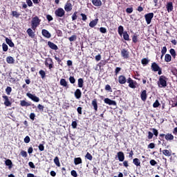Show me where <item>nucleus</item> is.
Masks as SVG:
<instances>
[{
	"label": "nucleus",
	"mask_w": 177,
	"mask_h": 177,
	"mask_svg": "<svg viewBox=\"0 0 177 177\" xmlns=\"http://www.w3.org/2000/svg\"><path fill=\"white\" fill-rule=\"evenodd\" d=\"M39 24H41V19H39L38 16H35L32 17V20H31L32 30H34V31H35V30H37V27H38Z\"/></svg>",
	"instance_id": "f257e3e1"
},
{
	"label": "nucleus",
	"mask_w": 177,
	"mask_h": 177,
	"mask_svg": "<svg viewBox=\"0 0 177 177\" xmlns=\"http://www.w3.org/2000/svg\"><path fill=\"white\" fill-rule=\"evenodd\" d=\"M167 81H168L167 77L165 75L160 76L159 80L158 81L159 88H165L167 86Z\"/></svg>",
	"instance_id": "f03ea898"
},
{
	"label": "nucleus",
	"mask_w": 177,
	"mask_h": 177,
	"mask_svg": "<svg viewBox=\"0 0 177 177\" xmlns=\"http://www.w3.org/2000/svg\"><path fill=\"white\" fill-rule=\"evenodd\" d=\"M2 98L4 102V106H6V107H12V101H10L8 95L3 94Z\"/></svg>",
	"instance_id": "7ed1b4c3"
},
{
	"label": "nucleus",
	"mask_w": 177,
	"mask_h": 177,
	"mask_svg": "<svg viewBox=\"0 0 177 177\" xmlns=\"http://www.w3.org/2000/svg\"><path fill=\"white\" fill-rule=\"evenodd\" d=\"M160 138H162V139L165 137V138L166 139V140L167 141H172L174 140V135H172V133H167V134H165V133H160L159 135Z\"/></svg>",
	"instance_id": "20e7f679"
},
{
	"label": "nucleus",
	"mask_w": 177,
	"mask_h": 177,
	"mask_svg": "<svg viewBox=\"0 0 177 177\" xmlns=\"http://www.w3.org/2000/svg\"><path fill=\"white\" fill-rule=\"evenodd\" d=\"M55 15L56 17H63L66 15V11L63 8H59L55 11Z\"/></svg>",
	"instance_id": "39448f33"
},
{
	"label": "nucleus",
	"mask_w": 177,
	"mask_h": 177,
	"mask_svg": "<svg viewBox=\"0 0 177 177\" xmlns=\"http://www.w3.org/2000/svg\"><path fill=\"white\" fill-rule=\"evenodd\" d=\"M53 59H52V58L48 57L46 59L45 66H46V67H48L49 70H52V68H53Z\"/></svg>",
	"instance_id": "423d86ee"
},
{
	"label": "nucleus",
	"mask_w": 177,
	"mask_h": 177,
	"mask_svg": "<svg viewBox=\"0 0 177 177\" xmlns=\"http://www.w3.org/2000/svg\"><path fill=\"white\" fill-rule=\"evenodd\" d=\"M145 20L147 24H150L151 23V20L153 19V17H154V13L149 12L148 14H146L145 15Z\"/></svg>",
	"instance_id": "0eeeda50"
},
{
	"label": "nucleus",
	"mask_w": 177,
	"mask_h": 177,
	"mask_svg": "<svg viewBox=\"0 0 177 177\" xmlns=\"http://www.w3.org/2000/svg\"><path fill=\"white\" fill-rule=\"evenodd\" d=\"M26 96L36 103L39 102V97H37L35 95H32L31 93H27Z\"/></svg>",
	"instance_id": "6e6552de"
},
{
	"label": "nucleus",
	"mask_w": 177,
	"mask_h": 177,
	"mask_svg": "<svg viewBox=\"0 0 177 177\" xmlns=\"http://www.w3.org/2000/svg\"><path fill=\"white\" fill-rule=\"evenodd\" d=\"M127 84H129V88H131L132 89H135V88H136V81H134L131 77L127 79Z\"/></svg>",
	"instance_id": "1a4fd4ad"
},
{
	"label": "nucleus",
	"mask_w": 177,
	"mask_h": 177,
	"mask_svg": "<svg viewBox=\"0 0 177 177\" xmlns=\"http://www.w3.org/2000/svg\"><path fill=\"white\" fill-rule=\"evenodd\" d=\"M121 56L123 59H128L129 57V51L125 48L121 50Z\"/></svg>",
	"instance_id": "9d476101"
},
{
	"label": "nucleus",
	"mask_w": 177,
	"mask_h": 177,
	"mask_svg": "<svg viewBox=\"0 0 177 177\" xmlns=\"http://www.w3.org/2000/svg\"><path fill=\"white\" fill-rule=\"evenodd\" d=\"M64 10L66 12H71L73 10V4H71V2H70V0H68L65 6H64Z\"/></svg>",
	"instance_id": "9b49d317"
},
{
	"label": "nucleus",
	"mask_w": 177,
	"mask_h": 177,
	"mask_svg": "<svg viewBox=\"0 0 177 177\" xmlns=\"http://www.w3.org/2000/svg\"><path fill=\"white\" fill-rule=\"evenodd\" d=\"M47 45L48 46V48H50V49H52L53 50H59V47L57 46V45H56L55 43L49 41L47 43Z\"/></svg>",
	"instance_id": "f8f14e48"
},
{
	"label": "nucleus",
	"mask_w": 177,
	"mask_h": 177,
	"mask_svg": "<svg viewBox=\"0 0 177 177\" xmlns=\"http://www.w3.org/2000/svg\"><path fill=\"white\" fill-rule=\"evenodd\" d=\"M104 102L106 104H109V106H117V102L114 100H111L110 98H105Z\"/></svg>",
	"instance_id": "ddd939ff"
},
{
	"label": "nucleus",
	"mask_w": 177,
	"mask_h": 177,
	"mask_svg": "<svg viewBox=\"0 0 177 177\" xmlns=\"http://www.w3.org/2000/svg\"><path fill=\"white\" fill-rule=\"evenodd\" d=\"M41 34L43 37H45V38L49 39L52 37V35L50 34V32H49V31H48V30L46 29H43L41 30Z\"/></svg>",
	"instance_id": "4468645a"
},
{
	"label": "nucleus",
	"mask_w": 177,
	"mask_h": 177,
	"mask_svg": "<svg viewBox=\"0 0 177 177\" xmlns=\"http://www.w3.org/2000/svg\"><path fill=\"white\" fill-rule=\"evenodd\" d=\"M117 156L119 161H120L121 162H122V161L125 160V155H124V152L119 151L118 152Z\"/></svg>",
	"instance_id": "2eb2a0df"
},
{
	"label": "nucleus",
	"mask_w": 177,
	"mask_h": 177,
	"mask_svg": "<svg viewBox=\"0 0 177 177\" xmlns=\"http://www.w3.org/2000/svg\"><path fill=\"white\" fill-rule=\"evenodd\" d=\"M59 84L61 85V86H64V88H66V89H68L69 86H68V84L67 82V81L66 80V79H61Z\"/></svg>",
	"instance_id": "dca6fc26"
},
{
	"label": "nucleus",
	"mask_w": 177,
	"mask_h": 177,
	"mask_svg": "<svg viewBox=\"0 0 177 177\" xmlns=\"http://www.w3.org/2000/svg\"><path fill=\"white\" fill-rule=\"evenodd\" d=\"M151 68L152 71L157 72L158 71V70H160V66L157 64V63L153 62L151 64Z\"/></svg>",
	"instance_id": "f3484780"
},
{
	"label": "nucleus",
	"mask_w": 177,
	"mask_h": 177,
	"mask_svg": "<svg viewBox=\"0 0 177 177\" xmlns=\"http://www.w3.org/2000/svg\"><path fill=\"white\" fill-rule=\"evenodd\" d=\"M166 8L168 13H170V12H172V10H174V5L172 4V2L167 3Z\"/></svg>",
	"instance_id": "a211bd4d"
},
{
	"label": "nucleus",
	"mask_w": 177,
	"mask_h": 177,
	"mask_svg": "<svg viewBox=\"0 0 177 177\" xmlns=\"http://www.w3.org/2000/svg\"><path fill=\"white\" fill-rule=\"evenodd\" d=\"M20 106L21 107H29V106H31V102H28L26 100H21L20 101Z\"/></svg>",
	"instance_id": "6ab92c4d"
},
{
	"label": "nucleus",
	"mask_w": 177,
	"mask_h": 177,
	"mask_svg": "<svg viewBox=\"0 0 177 177\" xmlns=\"http://www.w3.org/2000/svg\"><path fill=\"white\" fill-rule=\"evenodd\" d=\"M140 97H141V100H142V102H146V100L147 99V93L146 90H144L142 91Z\"/></svg>",
	"instance_id": "aec40b11"
},
{
	"label": "nucleus",
	"mask_w": 177,
	"mask_h": 177,
	"mask_svg": "<svg viewBox=\"0 0 177 177\" xmlns=\"http://www.w3.org/2000/svg\"><path fill=\"white\" fill-rule=\"evenodd\" d=\"M5 164L7 167H8V169H12V168H13V162H12L10 159H7L5 161Z\"/></svg>",
	"instance_id": "412c9836"
},
{
	"label": "nucleus",
	"mask_w": 177,
	"mask_h": 177,
	"mask_svg": "<svg viewBox=\"0 0 177 177\" xmlns=\"http://www.w3.org/2000/svg\"><path fill=\"white\" fill-rule=\"evenodd\" d=\"M6 42L9 46L10 48H14L15 47V43L12 41V39L6 37Z\"/></svg>",
	"instance_id": "4be33fe9"
},
{
	"label": "nucleus",
	"mask_w": 177,
	"mask_h": 177,
	"mask_svg": "<svg viewBox=\"0 0 177 177\" xmlns=\"http://www.w3.org/2000/svg\"><path fill=\"white\" fill-rule=\"evenodd\" d=\"M118 81L121 84H124L127 82V78L124 75H120L118 77Z\"/></svg>",
	"instance_id": "5701e85b"
},
{
	"label": "nucleus",
	"mask_w": 177,
	"mask_h": 177,
	"mask_svg": "<svg viewBox=\"0 0 177 177\" xmlns=\"http://www.w3.org/2000/svg\"><path fill=\"white\" fill-rule=\"evenodd\" d=\"M26 32H27L28 35H29L30 37V38H35V35L34 34V31H32V29L28 28L26 30Z\"/></svg>",
	"instance_id": "b1692460"
},
{
	"label": "nucleus",
	"mask_w": 177,
	"mask_h": 177,
	"mask_svg": "<svg viewBox=\"0 0 177 177\" xmlns=\"http://www.w3.org/2000/svg\"><path fill=\"white\" fill-rule=\"evenodd\" d=\"M81 90H80V88L76 89V91H75V97H76V99H81Z\"/></svg>",
	"instance_id": "393cba45"
},
{
	"label": "nucleus",
	"mask_w": 177,
	"mask_h": 177,
	"mask_svg": "<svg viewBox=\"0 0 177 177\" xmlns=\"http://www.w3.org/2000/svg\"><path fill=\"white\" fill-rule=\"evenodd\" d=\"M6 62L8 64H15V59L12 56H8L6 57Z\"/></svg>",
	"instance_id": "a878e982"
},
{
	"label": "nucleus",
	"mask_w": 177,
	"mask_h": 177,
	"mask_svg": "<svg viewBox=\"0 0 177 177\" xmlns=\"http://www.w3.org/2000/svg\"><path fill=\"white\" fill-rule=\"evenodd\" d=\"M91 104H92L95 111H97V100L96 99H94L92 101Z\"/></svg>",
	"instance_id": "bb28decb"
},
{
	"label": "nucleus",
	"mask_w": 177,
	"mask_h": 177,
	"mask_svg": "<svg viewBox=\"0 0 177 177\" xmlns=\"http://www.w3.org/2000/svg\"><path fill=\"white\" fill-rule=\"evenodd\" d=\"M92 3L94 6H102V1L100 0H92Z\"/></svg>",
	"instance_id": "cd10ccee"
},
{
	"label": "nucleus",
	"mask_w": 177,
	"mask_h": 177,
	"mask_svg": "<svg viewBox=\"0 0 177 177\" xmlns=\"http://www.w3.org/2000/svg\"><path fill=\"white\" fill-rule=\"evenodd\" d=\"M97 21H99V19H95L93 21H91L90 23H89V26L90 27H95V26H96V24H97Z\"/></svg>",
	"instance_id": "c85d7f7f"
},
{
	"label": "nucleus",
	"mask_w": 177,
	"mask_h": 177,
	"mask_svg": "<svg viewBox=\"0 0 177 177\" xmlns=\"http://www.w3.org/2000/svg\"><path fill=\"white\" fill-rule=\"evenodd\" d=\"M74 162L75 165H80V164H82V159L81 158H75Z\"/></svg>",
	"instance_id": "c756f323"
},
{
	"label": "nucleus",
	"mask_w": 177,
	"mask_h": 177,
	"mask_svg": "<svg viewBox=\"0 0 177 177\" xmlns=\"http://www.w3.org/2000/svg\"><path fill=\"white\" fill-rule=\"evenodd\" d=\"M141 63L143 66H147V64H149V63H150V59H149V58H143L141 60Z\"/></svg>",
	"instance_id": "7c9ffc66"
},
{
	"label": "nucleus",
	"mask_w": 177,
	"mask_h": 177,
	"mask_svg": "<svg viewBox=\"0 0 177 177\" xmlns=\"http://www.w3.org/2000/svg\"><path fill=\"white\" fill-rule=\"evenodd\" d=\"M133 163L134 164V165H136L137 167H140V160H139L137 158L133 160Z\"/></svg>",
	"instance_id": "2f4dec72"
},
{
	"label": "nucleus",
	"mask_w": 177,
	"mask_h": 177,
	"mask_svg": "<svg viewBox=\"0 0 177 177\" xmlns=\"http://www.w3.org/2000/svg\"><path fill=\"white\" fill-rule=\"evenodd\" d=\"M172 60V57H171V55L166 54L165 56V62H167V63L171 62Z\"/></svg>",
	"instance_id": "473e14b6"
},
{
	"label": "nucleus",
	"mask_w": 177,
	"mask_h": 177,
	"mask_svg": "<svg viewBox=\"0 0 177 177\" xmlns=\"http://www.w3.org/2000/svg\"><path fill=\"white\" fill-rule=\"evenodd\" d=\"M169 53L171 55L172 57L175 59L176 57V51H175V49L171 48L169 50Z\"/></svg>",
	"instance_id": "72a5a7b5"
},
{
	"label": "nucleus",
	"mask_w": 177,
	"mask_h": 177,
	"mask_svg": "<svg viewBox=\"0 0 177 177\" xmlns=\"http://www.w3.org/2000/svg\"><path fill=\"white\" fill-rule=\"evenodd\" d=\"M118 34L122 35L124 34V26H120L118 29Z\"/></svg>",
	"instance_id": "f704fd0d"
},
{
	"label": "nucleus",
	"mask_w": 177,
	"mask_h": 177,
	"mask_svg": "<svg viewBox=\"0 0 177 177\" xmlns=\"http://www.w3.org/2000/svg\"><path fill=\"white\" fill-rule=\"evenodd\" d=\"M12 16L16 17V19H19L20 17V13L17 12V11H12Z\"/></svg>",
	"instance_id": "c9c22d12"
},
{
	"label": "nucleus",
	"mask_w": 177,
	"mask_h": 177,
	"mask_svg": "<svg viewBox=\"0 0 177 177\" xmlns=\"http://www.w3.org/2000/svg\"><path fill=\"white\" fill-rule=\"evenodd\" d=\"M79 88H82L84 86V80L82 78L78 79V84Z\"/></svg>",
	"instance_id": "e433bc0d"
},
{
	"label": "nucleus",
	"mask_w": 177,
	"mask_h": 177,
	"mask_svg": "<svg viewBox=\"0 0 177 177\" xmlns=\"http://www.w3.org/2000/svg\"><path fill=\"white\" fill-rule=\"evenodd\" d=\"M39 74L41 75V78H42V80H44V78H45V77H46V73H45V71H44V70H40L39 71Z\"/></svg>",
	"instance_id": "4c0bfd02"
},
{
	"label": "nucleus",
	"mask_w": 177,
	"mask_h": 177,
	"mask_svg": "<svg viewBox=\"0 0 177 177\" xmlns=\"http://www.w3.org/2000/svg\"><path fill=\"white\" fill-rule=\"evenodd\" d=\"M54 162L57 167H60V160H59V157L56 156L54 158Z\"/></svg>",
	"instance_id": "58836bf2"
},
{
	"label": "nucleus",
	"mask_w": 177,
	"mask_h": 177,
	"mask_svg": "<svg viewBox=\"0 0 177 177\" xmlns=\"http://www.w3.org/2000/svg\"><path fill=\"white\" fill-rule=\"evenodd\" d=\"M123 38L125 41H129V35L127 32H123Z\"/></svg>",
	"instance_id": "ea45409f"
},
{
	"label": "nucleus",
	"mask_w": 177,
	"mask_h": 177,
	"mask_svg": "<svg viewBox=\"0 0 177 177\" xmlns=\"http://www.w3.org/2000/svg\"><path fill=\"white\" fill-rule=\"evenodd\" d=\"M162 153L164 154V156H166L167 157L171 156V152H169V151L167 149H164L162 151Z\"/></svg>",
	"instance_id": "a19ab883"
},
{
	"label": "nucleus",
	"mask_w": 177,
	"mask_h": 177,
	"mask_svg": "<svg viewBox=\"0 0 177 177\" xmlns=\"http://www.w3.org/2000/svg\"><path fill=\"white\" fill-rule=\"evenodd\" d=\"M70 42H73V41H77V35H73L71 37H68Z\"/></svg>",
	"instance_id": "79ce46f5"
},
{
	"label": "nucleus",
	"mask_w": 177,
	"mask_h": 177,
	"mask_svg": "<svg viewBox=\"0 0 177 177\" xmlns=\"http://www.w3.org/2000/svg\"><path fill=\"white\" fill-rule=\"evenodd\" d=\"M55 32L57 37H63V32L61 30L55 29Z\"/></svg>",
	"instance_id": "37998d69"
},
{
	"label": "nucleus",
	"mask_w": 177,
	"mask_h": 177,
	"mask_svg": "<svg viewBox=\"0 0 177 177\" xmlns=\"http://www.w3.org/2000/svg\"><path fill=\"white\" fill-rule=\"evenodd\" d=\"M151 130H152V133L154 135V136L157 137L158 136V130H157V129H151Z\"/></svg>",
	"instance_id": "c03bdc74"
},
{
	"label": "nucleus",
	"mask_w": 177,
	"mask_h": 177,
	"mask_svg": "<svg viewBox=\"0 0 177 177\" xmlns=\"http://www.w3.org/2000/svg\"><path fill=\"white\" fill-rule=\"evenodd\" d=\"M2 48H3V52H8V45L6 44L3 43L2 44Z\"/></svg>",
	"instance_id": "a18cd8bd"
},
{
	"label": "nucleus",
	"mask_w": 177,
	"mask_h": 177,
	"mask_svg": "<svg viewBox=\"0 0 177 177\" xmlns=\"http://www.w3.org/2000/svg\"><path fill=\"white\" fill-rule=\"evenodd\" d=\"M158 106H160V102H158V100H156L155 101V102L153 104V107L154 109H157V107H158Z\"/></svg>",
	"instance_id": "49530a36"
},
{
	"label": "nucleus",
	"mask_w": 177,
	"mask_h": 177,
	"mask_svg": "<svg viewBox=\"0 0 177 177\" xmlns=\"http://www.w3.org/2000/svg\"><path fill=\"white\" fill-rule=\"evenodd\" d=\"M21 156H22L24 158H26L28 157V154L27 153V151H21L20 153Z\"/></svg>",
	"instance_id": "de8ad7c7"
},
{
	"label": "nucleus",
	"mask_w": 177,
	"mask_h": 177,
	"mask_svg": "<svg viewBox=\"0 0 177 177\" xmlns=\"http://www.w3.org/2000/svg\"><path fill=\"white\" fill-rule=\"evenodd\" d=\"M11 92H12V87L8 86L6 88V93H7V95H10Z\"/></svg>",
	"instance_id": "09e8293b"
},
{
	"label": "nucleus",
	"mask_w": 177,
	"mask_h": 177,
	"mask_svg": "<svg viewBox=\"0 0 177 177\" xmlns=\"http://www.w3.org/2000/svg\"><path fill=\"white\" fill-rule=\"evenodd\" d=\"M161 53H162V56H161V58H162V56H164V55H165V53H167V47L166 46L162 47Z\"/></svg>",
	"instance_id": "8fccbe9b"
},
{
	"label": "nucleus",
	"mask_w": 177,
	"mask_h": 177,
	"mask_svg": "<svg viewBox=\"0 0 177 177\" xmlns=\"http://www.w3.org/2000/svg\"><path fill=\"white\" fill-rule=\"evenodd\" d=\"M37 109H38V110L39 111H44V109H45V106H44L42 104H39L38 105H37Z\"/></svg>",
	"instance_id": "3c124183"
},
{
	"label": "nucleus",
	"mask_w": 177,
	"mask_h": 177,
	"mask_svg": "<svg viewBox=\"0 0 177 177\" xmlns=\"http://www.w3.org/2000/svg\"><path fill=\"white\" fill-rule=\"evenodd\" d=\"M80 16H82V20H83V21H86L88 17H86V15L84 14V13H81Z\"/></svg>",
	"instance_id": "603ef678"
},
{
	"label": "nucleus",
	"mask_w": 177,
	"mask_h": 177,
	"mask_svg": "<svg viewBox=\"0 0 177 177\" xmlns=\"http://www.w3.org/2000/svg\"><path fill=\"white\" fill-rule=\"evenodd\" d=\"M105 91H108L109 92H113V90L111 89V86H110L109 84H106L105 86Z\"/></svg>",
	"instance_id": "864d4df0"
},
{
	"label": "nucleus",
	"mask_w": 177,
	"mask_h": 177,
	"mask_svg": "<svg viewBox=\"0 0 177 177\" xmlns=\"http://www.w3.org/2000/svg\"><path fill=\"white\" fill-rule=\"evenodd\" d=\"M24 140L25 143H30V142L31 141V139L30 138V136H26Z\"/></svg>",
	"instance_id": "5fc2aeb1"
},
{
	"label": "nucleus",
	"mask_w": 177,
	"mask_h": 177,
	"mask_svg": "<svg viewBox=\"0 0 177 177\" xmlns=\"http://www.w3.org/2000/svg\"><path fill=\"white\" fill-rule=\"evenodd\" d=\"M78 12L75 11L73 15H72V20H77Z\"/></svg>",
	"instance_id": "6e6d98bb"
},
{
	"label": "nucleus",
	"mask_w": 177,
	"mask_h": 177,
	"mask_svg": "<svg viewBox=\"0 0 177 177\" xmlns=\"http://www.w3.org/2000/svg\"><path fill=\"white\" fill-rule=\"evenodd\" d=\"M77 125H78V124L77 123V121L72 122L71 127L73 129H75V128H77Z\"/></svg>",
	"instance_id": "4d7b16f0"
},
{
	"label": "nucleus",
	"mask_w": 177,
	"mask_h": 177,
	"mask_svg": "<svg viewBox=\"0 0 177 177\" xmlns=\"http://www.w3.org/2000/svg\"><path fill=\"white\" fill-rule=\"evenodd\" d=\"M100 32H102V34H106L107 32V29H106V28H103V27H101L100 28Z\"/></svg>",
	"instance_id": "13d9d810"
},
{
	"label": "nucleus",
	"mask_w": 177,
	"mask_h": 177,
	"mask_svg": "<svg viewBox=\"0 0 177 177\" xmlns=\"http://www.w3.org/2000/svg\"><path fill=\"white\" fill-rule=\"evenodd\" d=\"M39 151H44L45 150V147L44 146V144H40L39 145Z\"/></svg>",
	"instance_id": "bf43d9fd"
},
{
	"label": "nucleus",
	"mask_w": 177,
	"mask_h": 177,
	"mask_svg": "<svg viewBox=\"0 0 177 177\" xmlns=\"http://www.w3.org/2000/svg\"><path fill=\"white\" fill-rule=\"evenodd\" d=\"M69 81L71 84H75V78H74L73 76H70Z\"/></svg>",
	"instance_id": "052dcab7"
},
{
	"label": "nucleus",
	"mask_w": 177,
	"mask_h": 177,
	"mask_svg": "<svg viewBox=\"0 0 177 177\" xmlns=\"http://www.w3.org/2000/svg\"><path fill=\"white\" fill-rule=\"evenodd\" d=\"M71 174L72 176H73V177H77L78 176V174H77V171L75 170H72L71 171Z\"/></svg>",
	"instance_id": "680f3d73"
},
{
	"label": "nucleus",
	"mask_w": 177,
	"mask_h": 177,
	"mask_svg": "<svg viewBox=\"0 0 177 177\" xmlns=\"http://www.w3.org/2000/svg\"><path fill=\"white\" fill-rule=\"evenodd\" d=\"M153 136H154L153 133L151 131H148V139H153Z\"/></svg>",
	"instance_id": "e2e57ef3"
},
{
	"label": "nucleus",
	"mask_w": 177,
	"mask_h": 177,
	"mask_svg": "<svg viewBox=\"0 0 177 177\" xmlns=\"http://www.w3.org/2000/svg\"><path fill=\"white\" fill-rule=\"evenodd\" d=\"M46 19H47L48 21H52L53 20V17L50 15H47Z\"/></svg>",
	"instance_id": "0e129e2a"
},
{
	"label": "nucleus",
	"mask_w": 177,
	"mask_h": 177,
	"mask_svg": "<svg viewBox=\"0 0 177 177\" xmlns=\"http://www.w3.org/2000/svg\"><path fill=\"white\" fill-rule=\"evenodd\" d=\"M126 12L127 13H132L133 12V8H127Z\"/></svg>",
	"instance_id": "69168bd1"
},
{
	"label": "nucleus",
	"mask_w": 177,
	"mask_h": 177,
	"mask_svg": "<svg viewBox=\"0 0 177 177\" xmlns=\"http://www.w3.org/2000/svg\"><path fill=\"white\" fill-rule=\"evenodd\" d=\"M120 71H121V68L120 67H117L115 70V75H118V73H120Z\"/></svg>",
	"instance_id": "338daca9"
},
{
	"label": "nucleus",
	"mask_w": 177,
	"mask_h": 177,
	"mask_svg": "<svg viewBox=\"0 0 177 177\" xmlns=\"http://www.w3.org/2000/svg\"><path fill=\"white\" fill-rule=\"evenodd\" d=\"M26 3L29 7L32 6V1L31 0H26Z\"/></svg>",
	"instance_id": "774afa93"
}]
</instances>
